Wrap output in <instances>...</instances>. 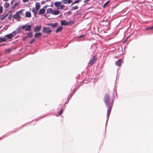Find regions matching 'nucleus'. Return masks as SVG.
<instances>
[{
  "instance_id": "nucleus-34",
  "label": "nucleus",
  "mask_w": 153,
  "mask_h": 153,
  "mask_svg": "<svg viewBox=\"0 0 153 153\" xmlns=\"http://www.w3.org/2000/svg\"><path fill=\"white\" fill-rule=\"evenodd\" d=\"M145 30H150V27H147V28H146Z\"/></svg>"
},
{
  "instance_id": "nucleus-9",
  "label": "nucleus",
  "mask_w": 153,
  "mask_h": 153,
  "mask_svg": "<svg viewBox=\"0 0 153 153\" xmlns=\"http://www.w3.org/2000/svg\"><path fill=\"white\" fill-rule=\"evenodd\" d=\"M8 14H5L4 13L3 15H0V19L2 21L5 18L8 16Z\"/></svg>"
},
{
  "instance_id": "nucleus-41",
  "label": "nucleus",
  "mask_w": 153,
  "mask_h": 153,
  "mask_svg": "<svg viewBox=\"0 0 153 153\" xmlns=\"http://www.w3.org/2000/svg\"><path fill=\"white\" fill-rule=\"evenodd\" d=\"M11 3H13L12 1L11 2Z\"/></svg>"
},
{
  "instance_id": "nucleus-31",
  "label": "nucleus",
  "mask_w": 153,
  "mask_h": 153,
  "mask_svg": "<svg viewBox=\"0 0 153 153\" xmlns=\"http://www.w3.org/2000/svg\"><path fill=\"white\" fill-rule=\"evenodd\" d=\"M35 39H32L30 42V44H32L33 42L35 41Z\"/></svg>"
},
{
  "instance_id": "nucleus-26",
  "label": "nucleus",
  "mask_w": 153,
  "mask_h": 153,
  "mask_svg": "<svg viewBox=\"0 0 153 153\" xmlns=\"http://www.w3.org/2000/svg\"><path fill=\"white\" fill-rule=\"evenodd\" d=\"M109 2V1L108 0V1H107L103 5V7L105 8V7L108 4V3Z\"/></svg>"
},
{
  "instance_id": "nucleus-3",
  "label": "nucleus",
  "mask_w": 153,
  "mask_h": 153,
  "mask_svg": "<svg viewBox=\"0 0 153 153\" xmlns=\"http://www.w3.org/2000/svg\"><path fill=\"white\" fill-rule=\"evenodd\" d=\"M40 7L39 3V2H36V4L35 8H33L32 10V12L34 13L36 16L38 10Z\"/></svg>"
},
{
  "instance_id": "nucleus-8",
  "label": "nucleus",
  "mask_w": 153,
  "mask_h": 153,
  "mask_svg": "<svg viewBox=\"0 0 153 153\" xmlns=\"http://www.w3.org/2000/svg\"><path fill=\"white\" fill-rule=\"evenodd\" d=\"M41 25H40L36 26L34 29V32H39L41 29Z\"/></svg>"
},
{
  "instance_id": "nucleus-17",
  "label": "nucleus",
  "mask_w": 153,
  "mask_h": 153,
  "mask_svg": "<svg viewBox=\"0 0 153 153\" xmlns=\"http://www.w3.org/2000/svg\"><path fill=\"white\" fill-rule=\"evenodd\" d=\"M42 33H36L34 35V37L36 38H38L39 36L42 35Z\"/></svg>"
},
{
  "instance_id": "nucleus-18",
  "label": "nucleus",
  "mask_w": 153,
  "mask_h": 153,
  "mask_svg": "<svg viewBox=\"0 0 153 153\" xmlns=\"http://www.w3.org/2000/svg\"><path fill=\"white\" fill-rule=\"evenodd\" d=\"M25 16L27 17H31V14L28 11H27L25 13Z\"/></svg>"
},
{
  "instance_id": "nucleus-23",
  "label": "nucleus",
  "mask_w": 153,
  "mask_h": 153,
  "mask_svg": "<svg viewBox=\"0 0 153 153\" xmlns=\"http://www.w3.org/2000/svg\"><path fill=\"white\" fill-rule=\"evenodd\" d=\"M65 7V6L64 5H60V6H59V7H57V9H62Z\"/></svg>"
},
{
  "instance_id": "nucleus-39",
  "label": "nucleus",
  "mask_w": 153,
  "mask_h": 153,
  "mask_svg": "<svg viewBox=\"0 0 153 153\" xmlns=\"http://www.w3.org/2000/svg\"><path fill=\"white\" fill-rule=\"evenodd\" d=\"M150 30L153 29V26L150 27Z\"/></svg>"
},
{
  "instance_id": "nucleus-44",
  "label": "nucleus",
  "mask_w": 153,
  "mask_h": 153,
  "mask_svg": "<svg viewBox=\"0 0 153 153\" xmlns=\"http://www.w3.org/2000/svg\"><path fill=\"white\" fill-rule=\"evenodd\" d=\"M80 1H81V0H80Z\"/></svg>"
},
{
  "instance_id": "nucleus-12",
  "label": "nucleus",
  "mask_w": 153,
  "mask_h": 153,
  "mask_svg": "<svg viewBox=\"0 0 153 153\" xmlns=\"http://www.w3.org/2000/svg\"><path fill=\"white\" fill-rule=\"evenodd\" d=\"M62 29V26H60L58 27L56 29L55 32L56 33H58V32L61 31Z\"/></svg>"
},
{
  "instance_id": "nucleus-4",
  "label": "nucleus",
  "mask_w": 153,
  "mask_h": 153,
  "mask_svg": "<svg viewBox=\"0 0 153 153\" xmlns=\"http://www.w3.org/2000/svg\"><path fill=\"white\" fill-rule=\"evenodd\" d=\"M23 30L26 31H30L31 30V27L30 25H23L21 27Z\"/></svg>"
},
{
  "instance_id": "nucleus-6",
  "label": "nucleus",
  "mask_w": 153,
  "mask_h": 153,
  "mask_svg": "<svg viewBox=\"0 0 153 153\" xmlns=\"http://www.w3.org/2000/svg\"><path fill=\"white\" fill-rule=\"evenodd\" d=\"M97 59V58H96V56H93L92 59L90 60L89 64L91 65H92L96 61Z\"/></svg>"
},
{
  "instance_id": "nucleus-10",
  "label": "nucleus",
  "mask_w": 153,
  "mask_h": 153,
  "mask_svg": "<svg viewBox=\"0 0 153 153\" xmlns=\"http://www.w3.org/2000/svg\"><path fill=\"white\" fill-rule=\"evenodd\" d=\"M122 60V59H119L118 60H117V61L116 62H115L116 65L117 66H118L119 67L120 66L121 64Z\"/></svg>"
},
{
  "instance_id": "nucleus-42",
  "label": "nucleus",
  "mask_w": 153,
  "mask_h": 153,
  "mask_svg": "<svg viewBox=\"0 0 153 153\" xmlns=\"http://www.w3.org/2000/svg\"><path fill=\"white\" fill-rule=\"evenodd\" d=\"M9 18H10V16H9Z\"/></svg>"
},
{
  "instance_id": "nucleus-29",
  "label": "nucleus",
  "mask_w": 153,
  "mask_h": 153,
  "mask_svg": "<svg viewBox=\"0 0 153 153\" xmlns=\"http://www.w3.org/2000/svg\"><path fill=\"white\" fill-rule=\"evenodd\" d=\"M79 2V0H76L74 2H73V3L72 4H71V5H73L74 4H76V3H78Z\"/></svg>"
},
{
  "instance_id": "nucleus-38",
  "label": "nucleus",
  "mask_w": 153,
  "mask_h": 153,
  "mask_svg": "<svg viewBox=\"0 0 153 153\" xmlns=\"http://www.w3.org/2000/svg\"><path fill=\"white\" fill-rule=\"evenodd\" d=\"M16 6L14 5L12 7V8L13 9H15L16 8Z\"/></svg>"
},
{
  "instance_id": "nucleus-24",
  "label": "nucleus",
  "mask_w": 153,
  "mask_h": 153,
  "mask_svg": "<svg viewBox=\"0 0 153 153\" xmlns=\"http://www.w3.org/2000/svg\"><path fill=\"white\" fill-rule=\"evenodd\" d=\"M12 49L10 48H8L6 49L5 51L6 52H7L8 53H10L12 51Z\"/></svg>"
},
{
  "instance_id": "nucleus-43",
  "label": "nucleus",
  "mask_w": 153,
  "mask_h": 153,
  "mask_svg": "<svg viewBox=\"0 0 153 153\" xmlns=\"http://www.w3.org/2000/svg\"><path fill=\"white\" fill-rule=\"evenodd\" d=\"M9 18H10V16H9Z\"/></svg>"
},
{
  "instance_id": "nucleus-30",
  "label": "nucleus",
  "mask_w": 153,
  "mask_h": 153,
  "mask_svg": "<svg viewBox=\"0 0 153 153\" xmlns=\"http://www.w3.org/2000/svg\"><path fill=\"white\" fill-rule=\"evenodd\" d=\"M3 11V7L2 6H1L0 7V14H1Z\"/></svg>"
},
{
  "instance_id": "nucleus-21",
  "label": "nucleus",
  "mask_w": 153,
  "mask_h": 153,
  "mask_svg": "<svg viewBox=\"0 0 153 153\" xmlns=\"http://www.w3.org/2000/svg\"><path fill=\"white\" fill-rule=\"evenodd\" d=\"M10 6V4L8 3H5L4 6L6 8Z\"/></svg>"
},
{
  "instance_id": "nucleus-5",
  "label": "nucleus",
  "mask_w": 153,
  "mask_h": 153,
  "mask_svg": "<svg viewBox=\"0 0 153 153\" xmlns=\"http://www.w3.org/2000/svg\"><path fill=\"white\" fill-rule=\"evenodd\" d=\"M42 32L44 33L49 34L52 32V31L50 27H44L43 28Z\"/></svg>"
},
{
  "instance_id": "nucleus-20",
  "label": "nucleus",
  "mask_w": 153,
  "mask_h": 153,
  "mask_svg": "<svg viewBox=\"0 0 153 153\" xmlns=\"http://www.w3.org/2000/svg\"><path fill=\"white\" fill-rule=\"evenodd\" d=\"M7 41V39L5 38H0V42H6Z\"/></svg>"
},
{
  "instance_id": "nucleus-11",
  "label": "nucleus",
  "mask_w": 153,
  "mask_h": 153,
  "mask_svg": "<svg viewBox=\"0 0 153 153\" xmlns=\"http://www.w3.org/2000/svg\"><path fill=\"white\" fill-rule=\"evenodd\" d=\"M45 12V10L44 8L40 9L39 12V15H42L44 14Z\"/></svg>"
},
{
  "instance_id": "nucleus-37",
  "label": "nucleus",
  "mask_w": 153,
  "mask_h": 153,
  "mask_svg": "<svg viewBox=\"0 0 153 153\" xmlns=\"http://www.w3.org/2000/svg\"><path fill=\"white\" fill-rule=\"evenodd\" d=\"M89 0H85L84 1V3H87Z\"/></svg>"
},
{
  "instance_id": "nucleus-19",
  "label": "nucleus",
  "mask_w": 153,
  "mask_h": 153,
  "mask_svg": "<svg viewBox=\"0 0 153 153\" xmlns=\"http://www.w3.org/2000/svg\"><path fill=\"white\" fill-rule=\"evenodd\" d=\"M53 12V9L49 8L47 10V13H51L52 14V13Z\"/></svg>"
},
{
  "instance_id": "nucleus-22",
  "label": "nucleus",
  "mask_w": 153,
  "mask_h": 153,
  "mask_svg": "<svg viewBox=\"0 0 153 153\" xmlns=\"http://www.w3.org/2000/svg\"><path fill=\"white\" fill-rule=\"evenodd\" d=\"M28 34V37L29 38H31L32 37L33 34L31 32H30L29 33H27Z\"/></svg>"
},
{
  "instance_id": "nucleus-28",
  "label": "nucleus",
  "mask_w": 153,
  "mask_h": 153,
  "mask_svg": "<svg viewBox=\"0 0 153 153\" xmlns=\"http://www.w3.org/2000/svg\"><path fill=\"white\" fill-rule=\"evenodd\" d=\"M62 2L63 3L65 4H67L68 3V1L67 0H62Z\"/></svg>"
},
{
  "instance_id": "nucleus-16",
  "label": "nucleus",
  "mask_w": 153,
  "mask_h": 153,
  "mask_svg": "<svg viewBox=\"0 0 153 153\" xmlns=\"http://www.w3.org/2000/svg\"><path fill=\"white\" fill-rule=\"evenodd\" d=\"M60 13L59 11L58 10H56L54 11L53 10V12L52 13V14L54 15H57L59 14Z\"/></svg>"
},
{
  "instance_id": "nucleus-36",
  "label": "nucleus",
  "mask_w": 153,
  "mask_h": 153,
  "mask_svg": "<svg viewBox=\"0 0 153 153\" xmlns=\"http://www.w3.org/2000/svg\"><path fill=\"white\" fill-rule=\"evenodd\" d=\"M84 36H85L84 35H82L81 36H79V38H82L84 37Z\"/></svg>"
},
{
  "instance_id": "nucleus-14",
  "label": "nucleus",
  "mask_w": 153,
  "mask_h": 153,
  "mask_svg": "<svg viewBox=\"0 0 153 153\" xmlns=\"http://www.w3.org/2000/svg\"><path fill=\"white\" fill-rule=\"evenodd\" d=\"M61 2H58V1H56L54 3V5L55 7H58L59 6H60V5H61Z\"/></svg>"
},
{
  "instance_id": "nucleus-15",
  "label": "nucleus",
  "mask_w": 153,
  "mask_h": 153,
  "mask_svg": "<svg viewBox=\"0 0 153 153\" xmlns=\"http://www.w3.org/2000/svg\"><path fill=\"white\" fill-rule=\"evenodd\" d=\"M48 26H51L53 28H55L57 26L58 23H56L54 24H48Z\"/></svg>"
},
{
  "instance_id": "nucleus-2",
  "label": "nucleus",
  "mask_w": 153,
  "mask_h": 153,
  "mask_svg": "<svg viewBox=\"0 0 153 153\" xmlns=\"http://www.w3.org/2000/svg\"><path fill=\"white\" fill-rule=\"evenodd\" d=\"M23 10H21L18 12H17L13 16V18L19 20L21 18V17L20 16V15L22 13Z\"/></svg>"
},
{
  "instance_id": "nucleus-13",
  "label": "nucleus",
  "mask_w": 153,
  "mask_h": 153,
  "mask_svg": "<svg viewBox=\"0 0 153 153\" xmlns=\"http://www.w3.org/2000/svg\"><path fill=\"white\" fill-rule=\"evenodd\" d=\"M14 36V35H13L12 33H11L6 35L5 36V37H7L8 39H10L13 37Z\"/></svg>"
},
{
  "instance_id": "nucleus-32",
  "label": "nucleus",
  "mask_w": 153,
  "mask_h": 153,
  "mask_svg": "<svg viewBox=\"0 0 153 153\" xmlns=\"http://www.w3.org/2000/svg\"><path fill=\"white\" fill-rule=\"evenodd\" d=\"M20 3L19 2H16L14 4V5L16 7L19 6Z\"/></svg>"
},
{
  "instance_id": "nucleus-40",
  "label": "nucleus",
  "mask_w": 153,
  "mask_h": 153,
  "mask_svg": "<svg viewBox=\"0 0 153 153\" xmlns=\"http://www.w3.org/2000/svg\"><path fill=\"white\" fill-rule=\"evenodd\" d=\"M9 0H3L4 1H8Z\"/></svg>"
},
{
  "instance_id": "nucleus-27",
  "label": "nucleus",
  "mask_w": 153,
  "mask_h": 153,
  "mask_svg": "<svg viewBox=\"0 0 153 153\" xmlns=\"http://www.w3.org/2000/svg\"><path fill=\"white\" fill-rule=\"evenodd\" d=\"M63 111H64V110L63 109H61L60 110V111L59 113V115H62Z\"/></svg>"
},
{
  "instance_id": "nucleus-25",
  "label": "nucleus",
  "mask_w": 153,
  "mask_h": 153,
  "mask_svg": "<svg viewBox=\"0 0 153 153\" xmlns=\"http://www.w3.org/2000/svg\"><path fill=\"white\" fill-rule=\"evenodd\" d=\"M78 8V7L77 6H75L72 7H71V9L73 10H75L76 9H77Z\"/></svg>"
},
{
  "instance_id": "nucleus-35",
  "label": "nucleus",
  "mask_w": 153,
  "mask_h": 153,
  "mask_svg": "<svg viewBox=\"0 0 153 153\" xmlns=\"http://www.w3.org/2000/svg\"><path fill=\"white\" fill-rule=\"evenodd\" d=\"M29 0H23V2H27L29 1Z\"/></svg>"
},
{
  "instance_id": "nucleus-33",
  "label": "nucleus",
  "mask_w": 153,
  "mask_h": 153,
  "mask_svg": "<svg viewBox=\"0 0 153 153\" xmlns=\"http://www.w3.org/2000/svg\"><path fill=\"white\" fill-rule=\"evenodd\" d=\"M68 4H70L72 2V1H71V0H68Z\"/></svg>"
},
{
  "instance_id": "nucleus-7",
  "label": "nucleus",
  "mask_w": 153,
  "mask_h": 153,
  "mask_svg": "<svg viewBox=\"0 0 153 153\" xmlns=\"http://www.w3.org/2000/svg\"><path fill=\"white\" fill-rule=\"evenodd\" d=\"M61 23L62 25H67L71 24V22H67L66 21L63 20L61 21Z\"/></svg>"
},
{
  "instance_id": "nucleus-1",
  "label": "nucleus",
  "mask_w": 153,
  "mask_h": 153,
  "mask_svg": "<svg viewBox=\"0 0 153 153\" xmlns=\"http://www.w3.org/2000/svg\"><path fill=\"white\" fill-rule=\"evenodd\" d=\"M104 101L107 107L108 108L107 110V117L108 118L111 111V109L113 105V102H110V97L108 94H105Z\"/></svg>"
}]
</instances>
